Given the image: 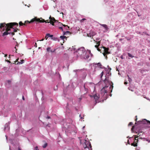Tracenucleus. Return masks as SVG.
Returning a JSON list of instances; mask_svg holds the SVG:
<instances>
[{"label":"nucleus","mask_w":150,"mask_h":150,"mask_svg":"<svg viewBox=\"0 0 150 150\" xmlns=\"http://www.w3.org/2000/svg\"><path fill=\"white\" fill-rule=\"evenodd\" d=\"M18 24L15 22L10 23L7 24H6L5 23H1L0 24V31H3L5 30L6 31L3 33V35H7L8 34L11 33L10 32H8L11 30V29H13V31L14 32H17L18 30H19V29L17 28H13L14 26L18 27Z\"/></svg>","instance_id":"nucleus-1"},{"label":"nucleus","mask_w":150,"mask_h":150,"mask_svg":"<svg viewBox=\"0 0 150 150\" xmlns=\"http://www.w3.org/2000/svg\"><path fill=\"white\" fill-rule=\"evenodd\" d=\"M113 86L111 85L109 86H106L100 91V95L101 96L103 97L104 98L106 99L108 97L109 94L112 92Z\"/></svg>","instance_id":"nucleus-2"},{"label":"nucleus","mask_w":150,"mask_h":150,"mask_svg":"<svg viewBox=\"0 0 150 150\" xmlns=\"http://www.w3.org/2000/svg\"><path fill=\"white\" fill-rule=\"evenodd\" d=\"M42 19L41 20L40 19L37 18V17H35L31 20V22H33L34 21H37L39 22H45V23H50L52 25H54V23L57 21V20H56L54 17H52L51 16L49 18L50 19L49 21V20L45 21L44 19H42Z\"/></svg>","instance_id":"nucleus-3"},{"label":"nucleus","mask_w":150,"mask_h":150,"mask_svg":"<svg viewBox=\"0 0 150 150\" xmlns=\"http://www.w3.org/2000/svg\"><path fill=\"white\" fill-rule=\"evenodd\" d=\"M85 52L84 47H81L79 49L76 51V52L79 56L82 57L83 55Z\"/></svg>","instance_id":"nucleus-4"},{"label":"nucleus","mask_w":150,"mask_h":150,"mask_svg":"<svg viewBox=\"0 0 150 150\" xmlns=\"http://www.w3.org/2000/svg\"><path fill=\"white\" fill-rule=\"evenodd\" d=\"M84 144L85 145L84 146V150H92L90 142L85 140Z\"/></svg>","instance_id":"nucleus-5"},{"label":"nucleus","mask_w":150,"mask_h":150,"mask_svg":"<svg viewBox=\"0 0 150 150\" xmlns=\"http://www.w3.org/2000/svg\"><path fill=\"white\" fill-rule=\"evenodd\" d=\"M139 134V133H138V136L137 137H136V135L134 136L135 138L134 139V142L133 143L131 144V146H133L134 147H136L137 146V143L138 142V139H136V138L140 136V135Z\"/></svg>","instance_id":"nucleus-6"},{"label":"nucleus","mask_w":150,"mask_h":150,"mask_svg":"<svg viewBox=\"0 0 150 150\" xmlns=\"http://www.w3.org/2000/svg\"><path fill=\"white\" fill-rule=\"evenodd\" d=\"M103 48L104 50V52L103 53V55L105 57L106 59H107V55L110 53V52L108 51L109 48H106L105 47H103Z\"/></svg>","instance_id":"nucleus-7"},{"label":"nucleus","mask_w":150,"mask_h":150,"mask_svg":"<svg viewBox=\"0 0 150 150\" xmlns=\"http://www.w3.org/2000/svg\"><path fill=\"white\" fill-rule=\"evenodd\" d=\"M139 124H147L150 125V121L146 119H144L142 120L138 121Z\"/></svg>","instance_id":"nucleus-8"},{"label":"nucleus","mask_w":150,"mask_h":150,"mask_svg":"<svg viewBox=\"0 0 150 150\" xmlns=\"http://www.w3.org/2000/svg\"><path fill=\"white\" fill-rule=\"evenodd\" d=\"M31 20L30 21H25V22L24 23H23L21 21H20L19 23V26H22L23 25H26L27 24L32 22H31Z\"/></svg>","instance_id":"nucleus-9"},{"label":"nucleus","mask_w":150,"mask_h":150,"mask_svg":"<svg viewBox=\"0 0 150 150\" xmlns=\"http://www.w3.org/2000/svg\"><path fill=\"white\" fill-rule=\"evenodd\" d=\"M90 96L91 97L93 98L96 101L97 100H98L100 98V96L99 95L97 96V94H96L94 95H90Z\"/></svg>","instance_id":"nucleus-10"},{"label":"nucleus","mask_w":150,"mask_h":150,"mask_svg":"<svg viewBox=\"0 0 150 150\" xmlns=\"http://www.w3.org/2000/svg\"><path fill=\"white\" fill-rule=\"evenodd\" d=\"M89 53L88 52H86L83 55V56L82 57L83 58L85 59H88L89 57Z\"/></svg>","instance_id":"nucleus-11"},{"label":"nucleus","mask_w":150,"mask_h":150,"mask_svg":"<svg viewBox=\"0 0 150 150\" xmlns=\"http://www.w3.org/2000/svg\"><path fill=\"white\" fill-rule=\"evenodd\" d=\"M94 41L96 42V44H97V45H96L95 46V47L97 48H98V47L100 45V40L99 41H96L95 40H94Z\"/></svg>","instance_id":"nucleus-12"},{"label":"nucleus","mask_w":150,"mask_h":150,"mask_svg":"<svg viewBox=\"0 0 150 150\" xmlns=\"http://www.w3.org/2000/svg\"><path fill=\"white\" fill-rule=\"evenodd\" d=\"M56 51V49H54V50H51V48L50 47H48L47 49V52L50 51L51 52L53 53L54 52Z\"/></svg>","instance_id":"nucleus-13"},{"label":"nucleus","mask_w":150,"mask_h":150,"mask_svg":"<svg viewBox=\"0 0 150 150\" xmlns=\"http://www.w3.org/2000/svg\"><path fill=\"white\" fill-rule=\"evenodd\" d=\"M19 59H16V62H18L16 63V64H22L24 63V60L23 59H22L21 60V62H18V60Z\"/></svg>","instance_id":"nucleus-14"},{"label":"nucleus","mask_w":150,"mask_h":150,"mask_svg":"<svg viewBox=\"0 0 150 150\" xmlns=\"http://www.w3.org/2000/svg\"><path fill=\"white\" fill-rule=\"evenodd\" d=\"M90 34H91V35L93 37L96 34V33L95 31L92 30L90 31Z\"/></svg>","instance_id":"nucleus-15"},{"label":"nucleus","mask_w":150,"mask_h":150,"mask_svg":"<svg viewBox=\"0 0 150 150\" xmlns=\"http://www.w3.org/2000/svg\"><path fill=\"white\" fill-rule=\"evenodd\" d=\"M100 25L102 26L106 30H108V26L106 25L105 24H100Z\"/></svg>","instance_id":"nucleus-16"},{"label":"nucleus","mask_w":150,"mask_h":150,"mask_svg":"<svg viewBox=\"0 0 150 150\" xmlns=\"http://www.w3.org/2000/svg\"><path fill=\"white\" fill-rule=\"evenodd\" d=\"M97 65L98 67L100 68H102V65L100 63H98L95 64V65Z\"/></svg>","instance_id":"nucleus-17"},{"label":"nucleus","mask_w":150,"mask_h":150,"mask_svg":"<svg viewBox=\"0 0 150 150\" xmlns=\"http://www.w3.org/2000/svg\"><path fill=\"white\" fill-rule=\"evenodd\" d=\"M60 38H61L62 40H63L64 41V39H66V40H67V38L66 36H61L60 37Z\"/></svg>","instance_id":"nucleus-18"},{"label":"nucleus","mask_w":150,"mask_h":150,"mask_svg":"<svg viewBox=\"0 0 150 150\" xmlns=\"http://www.w3.org/2000/svg\"><path fill=\"white\" fill-rule=\"evenodd\" d=\"M49 35H50V34H49V33H47V34H46V36L45 38V39L47 40V39L49 37Z\"/></svg>","instance_id":"nucleus-19"},{"label":"nucleus","mask_w":150,"mask_h":150,"mask_svg":"<svg viewBox=\"0 0 150 150\" xmlns=\"http://www.w3.org/2000/svg\"><path fill=\"white\" fill-rule=\"evenodd\" d=\"M70 32L69 31H67L64 33V35H66L67 34H70Z\"/></svg>","instance_id":"nucleus-20"},{"label":"nucleus","mask_w":150,"mask_h":150,"mask_svg":"<svg viewBox=\"0 0 150 150\" xmlns=\"http://www.w3.org/2000/svg\"><path fill=\"white\" fill-rule=\"evenodd\" d=\"M52 39L54 40H59V39L57 38L56 37L52 38Z\"/></svg>","instance_id":"nucleus-21"},{"label":"nucleus","mask_w":150,"mask_h":150,"mask_svg":"<svg viewBox=\"0 0 150 150\" xmlns=\"http://www.w3.org/2000/svg\"><path fill=\"white\" fill-rule=\"evenodd\" d=\"M127 54H128V56L130 57L133 58L134 57V56H132L131 54L129 53H128Z\"/></svg>","instance_id":"nucleus-22"},{"label":"nucleus","mask_w":150,"mask_h":150,"mask_svg":"<svg viewBox=\"0 0 150 150\" xmlns=\"http://www.w3.org/2000/svg\"><path fill=\"white\" fill-rule=\"evenodd\" d=\"M47 143H45L42 146V147L43 148H46L47 146Z\"/></svg>","instance_id":"nucleus-23"},{"label":"nucleus","mask_w":150,"mask_h":150,"mask_svg":"<svg viewBox=\"0 0 150 150\" xmlns=\"http://www.w3.org/2000/svg\"><path fill=\"white\" fill-rule=\"evenodd\" d=\"M128 81H129V82H130L132 81V80L129 77V76H128Z\"/></svg>","instance_id":"nucleus-24"},{"label":"nucleus","mask_w":150,"mask_h":150,"mask_svg":"<svg viewBox=\"0 0 150 150\" xmlns=\"http://www.w3.org/2000/svg\"><path fill=\"white\" fill-rule=\"evenodd\" d=\"M87 36L90 38L93 37V36L91 35V34H90V33L89 34H87Z\"/></svg>","instance_id":"nucleus-25"},{"label":"nucleus","mask_w":150,"mask_h":150,"mask_svg":"<svg viewBox=\"0 0 150 150\" xmlns=\"http://www.w3.org/2000/svg\"><path fill=\"white\" fill-rule=\"evenodd\" d=\"M86 20V19L85 18H83L82 19H81L80 20V22L81 23H82L83 21H84V20Z\"/></svg>","instance_id":"nucleus-26"},{"label":"nucleus","mask_w":150,"mask_h":150,"mask_svg":"<svg viewBox=\"0 0 150 150\" xmlns=\"http://www.w3.org/2000/svg\"><path fill=\"white\" fill-rule=\"evenodd\" d=\"M62 25L64 26V27H65L66 26H67V28H68L67 29V30H68V29L69 28V26H68L67 25H64L63 24H62Z\"/></svg>","instance_id":"nucleus-27"},{"label":"nucleus","mask_w":150,"mask_h":150,"mask_svg":"<svg viewBox=\"0 0 150 150\" xmlns=\"http://www.w3.org/2000/svg\"><path fill=\"white\" fill-rule=\"evenodd\" d=\"M144 139H146V140L148 142H150V139H146V138H144Z\"/></svg>","instance_id":"nucleus-28"},{"label":"nucleus","mask_w":150,"mask_h":150,"mask_svg":"<svg viewBox=\"0 0 150 150\" xmlns=\"http://www.w3.org/2000/svg\"><path fill=\"white\" fill-rule=\"evenodd\" d=\"M133 125V124L132 122H130L128 124V126L132 125Z\"/></svg>","instance_id":"nucleus-29"},{"label":"nucleus","mask_w":150,"mask_h":150,"mask_svg":"<svg viewBox=\"0 0 150 150\" xmlns=\"http://www.w3.org/2000/svg\"><path fill=\"white\" fill-rule=\"evenodd\" d=\"M87 85V84H85L84 85V88H85V89L86 91H87L88 89L87 88H86V85Z\"/></svg>","instance_id":"nucleus-30"},{"label":"nucleus","mask_w":150,"mask_h":150,"mask_svg":"<svg viewBox=\"0 0 150 150\" xmlns=\"http://www.w3.org/2000/svg\"><path fill=\"white\" fill-rule=\"evenodd\" d=\"M104 72L102 71L101 73V78L103 75Z\"/></svg>","instance_id":"nucleus-31"},{"label":"nucleus","mask_w":150,"mask_h":150,"mask_svg":"<svg viewBox=\"0 0 150 150\" xmlns=\"http://www.w3.org/2000/svg\"><path fill=\"white\" fill-rule=\"evenodd\" d=\"M134 126H132V128L131 129V130L132 131V132L133 131V129H134Z\"/></svg>","instance_id":"nucleus-32"},{"label":"nucleus","mask_w":150,"mask_h":150,"mask_svg":"<svg viewBox=\"0 0 150 150\" xmlns=\"http://www.w3.org/2000/svg\"><path fill=\"white\" fill-rule=\"evenodd\" d=\"M143 34H144L145 35H149L146 32H143Z\"/></svg>","instance_id":"nucleus-33"},{"label":"nucleus","mask_w":150,"mask_h":150,"mask_svg":"<svg viewBox=\"0 0 150 150\" xmlns=\"http://www.w3.org/2000/svg\"><path fill=\"white\" fill-rule=\"evenodd\" d=\"M35 150H39L38 146H36L35 147Z\"/></svg>","instance_id":"nucleus-34"},{"label":"nucleus","mask_w":150,"mask_h":150,"mask_svg":"<svg viewBox=\"0 0 150 150\" xmlns=\"http://www.w3.org/2000/svg\"><path fill=\"white\" fill-rule=\"evenodd\" d=\"M53 35H51L50 34V35H49V37H51V38H53Z\"/></svg>","instance_id":"nucleus-35"},{"label":"nucleus","mask_w":150,"mask_h":150,"mask_svg":"<svg viewBox=\"0 0 150 150\" xmlns=\"http://www.w3.org/2000/svg\"><path fill=\"white\" fill-rule=\"evenodd\" d=\"M104 83H105L107 82V80H106V78L104 80Z\"/></svg>","instance_id":"nucleus-36"},{"label":"nucleus","mask_w":150,"mask_h":150,"mask_svg":"<svg viewBox=\"0 0 150 150\" xmlns=\"http://www.w3.org/2000/svg\"><path fill=\"white\" fill-rule=\"evenodd\" d=\"M6 61H7V62H8L9 63H11V62L10 61H9L8 59H7V60L6 59Z\"/></svg>","instance_id":"nucleus-37"},{"label":"nucleus","mask_w":150,"mask_h":150,"mask_svg":"<svg viewBox=\"0 0 150 150\" xmlns=\"http://www.w3.org/2000/svg\"><path fill=\"white\" fill-rule=\"evenodd\" d=\"M59 29L62 30H63V28L62 27H59Z\"/></svg>","instance_id":"nucleus-38"},{"label":"nucleus","mask_w":150,"mask_h":150,"mask_svg":"<svg viewBox=\"0 0 150 150\" xmlns=\"http://www.w3.org/2000/svg\"><path fill=\"white\" fill-rule=\"evenodd\" d=\"M14 32L13 31V32H12L11 33V34L12 35H14V34H15V33H14Z\"/></svg>","instance_id":"nucleus-39"},{"label":"nucleus","mask_w":150,"mask_h":150,"mask_svg":"<svg viewBox=\"0 0 150 150\" xmlns=\"http://www.w3.org/2000/svg\"><path fill=\"white\" fill-rule=\"evenodd\" d=\"M35 46L36 47H37V44L36 43H35Z\"/></svg>","instance_id":"nucleus-40"},{"label":"nucleus","mask_w":150,"mask_h":150,"mask_svg":"<svg viewBox=\"0 0 150 150\" xmlns=\"http://www.w3.org/2000/svg\"><path fill=\"white\" fill-rule=\"evenodd\" d=\"M127 84V82H124V84L125 85Z\"/></svg>","instance_id":"nucleus-41"},{"label":"nucleus","mask_w":150,"mask_h":150,"mask_svg":"<svg viewBox=\"0 0 150 150\" xmlns=\"http://www.w3.org/2000/svg\"><path fill=\"white\" fill-rule=\"evenodd\" d=\"M121 58L122 59H124V58L123 57V56L122 55L121 56Z\"/></svg>","instance_id":"nucleus-42"},{"label":"nucleus","mask_w":150,"mask_h":150,"mask_svg":"<svg viewBox=\"0 0 150 150\" xmlns=\"http://www.w3.org/2000/svg\"><path fill=\"white\" fill-rule=\"evenodd\" d=\"M47 118H48V119H50V117L49 116H47Z\"/></svg>","instance_id":"nucleus-43"},{"label":"nucleus","mask_w":150,"mask_h":150,"mask_svg":"<svg viewBox=\"0 0 150 150\" xmlns=\"http://www.w3.org/2000/svg\"><path fill=\"white\" fill-rule=\"evenodd\" d=\"M97 49L98 51H100V50L99 48H97Z\"/></svg>","instance_id":"nucleus-44"},{"label":"nucleus","mask_w":150,"mask_h":150,"mask_svg":"<svg viewBox=\"0 0 150 150\" xmlns=\"http://www.w3.org/2000/svg\"><path fill=\"white\" fill-rule=\"evenodd\" d=\"M22 99H23V100H25V99H24V97L23 96V97H22Z\"/></svg>","instance_id":"nucleus-45"},{"label":"nucleus","mask_w":150,"mask_h":150,"mask_svg":"<svg viewBox=\"0 0 150 150\" xmlns=\"http://www.w3.org/2000/svg\"><path fill=\"white\" fill-rule=\"evenodd\" d=\"M100 40V38H97L96 39V40Z\"/></svg>","instance_id":"nucleus-46"},{"label":"nucleus","mask_w":150,"mask_h":150,"mask_svg":"<svg viewBox=\"0 0 150 150\" xmlns=\"http://www.w3.org/2000/svg\"><path fill=\"white\" fill-rule=\"evenodd\" d=\"M139 134H140V135H141V133H140H140H142V134H143V133H142V132H139Z\"/></svg>","instance_id":"nucleus-47"},{"label":"nucleus","mask_w":150,"mask_h":150,"mask_svg":"<svg viewBox=\"0 0 150 150\" xmlns=\"http://www.w3.org/2000/svg\"><path fill=\"white\" fill-rule=\"evenodd\" d=\"M137 118H136V119L135 120V121L136 122H137Z\"/></svg>","instance_id":"nucleus-48"},{"label":"nucleus","mask_w":150,"mask_h":150,"mask_svg":"<svg viewBox=\"0 0 150 150\" xmlns=\"http://www.w3.org/2000/svg\"><path fill=\"white\" fill-rule=\"evenodd\" d=\"M18 150H21V149H20V148H18Z\"/></svg>","instance_id":"nucleus-49"},{"label":"nucleus","mask_w":150,"mask_h":150,"mask_svg":"<svg viewBox=\"0 0 150 150\" xmlns=\"http://www.w3.org/2000/svg\"><path fill=\"white\" fill-rule=\"evenodd\" d=\"M43 40H44V39H42V40H41L40 41H43Z\"/></svg>","instance_id":"nucleus-50"},{"label":"nucleus","mask_w":150,"mask_h":150,"mask_svg":"<svg viewBox=\"0 0 150 150\" xmlns=\"http://www.w3.org/2000/svg\"><path fill=\"white\" fill-rule=\"evenodd\" d=\"M7 56V54H5V57H6Z\"/></svg>","instance_id":"nucleus-51"},{"label":"nucleus","mask_w":150,"mask_h":150,"mask_svg":"<svg viewBox=\"0 0 150 150\" xmlns=\"http://www.w3.org/2000/svg\"><path fill=\"white\" fill-rule=\"evenodd\" d=\"M18 46V44H17L16 45V46Z\"/></svg>","instance_id":"nucleus-52"},{"label":"nucleus","mask_w":150,"mask_h":150,"mask_svg":"<svg viewBox=\"0 0 150 150\" xmlns=\"http://www.w3.org/2000/svg\"><path fill=\"white\" fill-rule=\"evenodd\" d=\"M15 48L16 49V50H17V49H16V47H15Z\"/></svg>","instance_id":"nucleus-53"},{"label":"nucleus","mask_w":150,"mask_h":150,"mask_svg":"<svg viewBox=\"0 0 150 150\" xmlns=\"http://www.w3.org/2000/svg\"><path fill=\"white\" fill-rule=\"evenodd\" d=\"M136 150H139V149H136Z\"/></svg>","instance_id":"nucleus-54"},{"label":"nucleus","mask_w":150,"mask_h":150,"mask_svg":"<svg viewBox=\"0 0 150 150\" xmlns=\"http://www.w3.org/2000/svg\"><path fill=\"white\" fill-rule=\"evenodd\" d=\"M8 81V82H10V81H9V80Z\"/></svg>","instance_id":"nucleus-55"},{"label":"nucleus","mask_w":150,"mask_h":150,"mask_svg":"<svg viewBox=\"0 0 150 150\" xmlns=\"http://www.w3.org/2000/svg\"><path fill=\"white\" fill-rule=\"evenodd\" d=\"M137 116H136L135 117H136V118H137Z\"/></svg>","instance_id":"nucleus-56"},{"label":"nucleus","mask_w":150,"mask_h":150,"mask_svg":"<svg viewBox=\"0 0 150 150\" xmlns=\"http://www.w3.org/2000/svg\"><path fill=\"white\" fill-rule=\"evenodd\" d=\"M84 127H84H84H83V128H84Z\"/></svg>","instance_id":"nucleus-57"}]
</instances>
